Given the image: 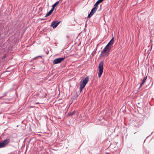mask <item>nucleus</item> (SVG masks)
<instances>
[{"label":"nucleus","mask_w":154,"mask_h":154,"mask_svg":"<svg viewBox=\"0 0 154 154\" xmlns=\"http://www.w3.org/2000/svg\"><path fill=\"white\" fill-rule=\"evenodd\" d=\"M47 54H48V52H47Z\"/></svg>","instance_id":"obj_17"},{"label":"nucleus","mask_w":154,"mask_h":154,"mask_svg":"<svg viewBox=\"0 0 154 154\" xmlns=\"http://www.w3.org/2000/svg\"><path fill=\"white\" fill-rule=\"evenodd\" d=\"M54 10L52 8L47 13L46 15L45 16V17H46L50 15L52 13Z\"/></svg>","instance_id":"obj_9"},{"label":"nucleus","mask_w":154,"mask_h":154,"mask_svg":"<svg viewBox=\"0 0 154 154\" xmlns=\"http://www.w3.org/2000/svg\"><path fill=\"white\" fill-rule=\"evenodd\" d=\"M84 86H82L81 85H80V88L79 91L80 92H81L83 89L84 88Z\"/></svg>","instance_id":"obj_12"},{"label":"nucleus","mask_w":154,"mask_h":154,"mask_svg":"<svg viewBox=\"0 0 154 154\" xmlns=\"http://www.w3.org/2000/svg\"><path fill=\"white\" fill-rule=\"evenodd\" d=\"M47 54H48V52H47Z\"/></svg>","instance_id":"obj_18"},{"label":"nucleus","mask_w":154,"mask_h":154,"mask_svg":"<svg viewBox=\"0 0 154 154\" xmlns=\"http://www.w3.org/2000/svg\"><path fill=\"white\" fill-rule=\"evenodd\" d=\"M89 78L88 77H87L84 79L80 81V85L85 86L88 82Z\"/></svg>","instance_id":"obj_4"},{"label":"nucleus","mask_w":154,"mask_h":154,"mask_svg":"<svg viewBox=\"0 0 154 154\" xmlns=\"http://www.w3.org/2000/svg\"><path fill=\"white\" fill-rule=\"evenodd\" d=\"M105 154H110L109 153H106Z\"/></svg>","instance_id":"obj_15"},{"label":"nucleus","mask_w":154,"mask_h":154,"mask_svg":"<svg viewBox=\"0 0 154 154\" xmlns=\"http://www.w3.org/2000/svg\"><path fill=\"white\" fill-rule=\"evenodd\" d=\"M103 61H100L98 65V74L99 78H100L102 74L103 69Z\"/></svg>","instance_id":"obj_2"},{"label":"nucleus","mask_w":154,"mask_h":154,"mask_svg":"<svg viewBox=\"0 0 154 154\" xmlns=\"http://www.w3.org/2000/svg\"><path fill=\"white\" fill-rule=\"evenodd\" d=\"M97 10V8L96 7H94L92 9L90 13L88 15V17H91L92 16L96 11Z\"/></svg>","instance_id":"obj_6"},{"label":"nucleus","mask_w":154,"mask_h":154,"mask_svg":"<svg viewBox=\"0 0 154 154\" xmlns=\"http://www.w3.org/2000/svg\"><path fill=\"white\" fill-rule=\"evenodd\" d=\"M59 1H57L52 6V8L54 10V9L55 7L56 6V5L58 4L59 3Z\"/></svg>","instance_id":"obj_11"},{"label":"nucleus","mask_w":154,"mask_h":154,"mask_svg":"<svg viewBox=\"0 0 154 154\" xmlns=\"http://www.w3.org/2000/svg\"><path fill=\"white\" fill-rule=\"evenodd\" d=\"M60 21L57 22V21H54L51 23V26L54 29L56 28L59 25Z\"/></svg>","instance_id":"obj_7"},{"label":"nucleus","mask_w":154,"mask_h":154,"mask_svg":"<svg viewBox=\"0 0 154 154\" xmlns=\"http://www.w3.org/2000/svg\"><path fill=\"white\" fill-rule=\"evenodd\" d=\"M75 113V112L74 111H73V112H70V113H69L68 114V116H72V115H73V114H74Z\"/></svg>","instance_id":"obj_13"},{"label":"nucleus","mask_w":154,"mask_h":154,"mask_svg":"<svg viewBox=\"0 0 154 154\" xmlns=\"http://www.w3.org/2000/svg\"><path fill=\"white\" fill-rule=\"evenodd\" d=\"M147 76L145 77L143 79V80L142 83L140 84V86L139 87V88H140L142 86V85L145 82L146 80L147 79Z\"/></svg>","instance_id":"obj_10"},{"label":"nucleus","mask_w":154,"mask_h":154,"mask_svg":"<svg viewBox=\"0 0 154 154\" xmlns=\"http://www.w3.org/2000/svg\"><path fill=\"white\" fill-rule=\"evenodd\" d=\"M44 20V19H41V20Z\"/></svg>","instance_id":"obj_16"},{"label":"nucleus","mask_w":154,"mask_h":154,"mask_svg":"<svg viewBox=\"0 0 154 154\" xmlns=\"http://www.w3.org/2000/svg\"><path fill=\"white\" fill-rule=\"evenodd\" d=\"M38 57H39L38 56ZM38 57H35L34 59H36Z\"/></svg>","instance_id":"obj_14"},{"label":"nucleus","mask_w":154,"mask_h":154,"mask_svg":"<svg viewBox=\"0 0 154 154\" xmlns=\"http://www.w3.org/2000/svg\"><path fill=\"white\" fill-rule=\"evenodd\" d=\"M114 42L113 38H112L101 51V54L102 56H108V53L112 48L111 46L113 44Z\"/></svg>","instance_id":"obj_1"},{"label":"nucleus","mask_w":154,"mask_h":154,"mask_svg":"<svg viewBox=\"0 0 154 154\" xmlns=\"http://www.w3.org/2000/svg\"><path fill=\"white\" fill-rule=\"evenodd\" d=\"M65 57L58 58L55 59L53 62L54 64H57L60 63L65 59Z\"/></svg>","instance_id":"obj_5"},{"label":"nucleus","mask_w":154,"mask_h":154,"mask_svg":"<svg viewBox=\"0 0 154 154\" xmlns=\"http://www.w3.org/2000/svg\"><path fill=\"white\" fill-rule=\"evenodd\" d=\"M10 140L9 139H6L0 142V148L3 147L7 145L9 143Z\"/></svg>","instance_id":"obj_3"},{"label":"nucleus","mask_w":154,"mask_h":154,"mask_svg":"<svg viewBox=\"0 0 154 154\" xmlns=\"http://www.w3.org/2000/svg\"><path fill=\"white\" fill-rule=\"evenodd\" d=\"M104 0H98L95 3L94 5V7H96L97 8L98 7V5L100 3L102 2Z\"/></svg>","instance_id":"obj_8"}]
</instances>
